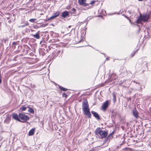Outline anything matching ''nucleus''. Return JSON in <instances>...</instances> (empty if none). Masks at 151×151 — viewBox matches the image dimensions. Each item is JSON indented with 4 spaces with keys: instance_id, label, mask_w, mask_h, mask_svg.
<instances>
[{
    "instance_id": "35",
    "label": "nucleus",
    "mask_w": 151,
    "mask_h": 151,
    "mask_svg": "<svg viewBox=\"0 0 151 151\" xmlns=\"http://www.w3.org/2000/svg\"><path fill=\"white\" fill-rule=\"evenodd\" d=\"M109 60V58H106V60Z\"/></svg>"
},
{
    "instance_id": "42",
    "label": "nucleus",
    "mask_w": 151,
    "mask_h": 151,
    "mask_svg": "<svg viewBox=\"0 0 151 151\" xmlns=\"http://www.w3.org/2000/svg\"><path fill=\"white\" fill-rule=\"evenodd\" d=\"M133 82H135V81H133Z\"/></svg>"
},
{
    "instance_id": "38",
    "label": "nucleus",
    "mask_w": 151,
    "mask_h": 151,
    "mask_svg": "<svg viewBox=\"0 0 151 151\" xmlns=\"http://www.w3.org/2000/svg\"><path fill=\"white\" fill-rule=\"evenodd\" d=\"M55 40H56V39H53V42H55Z\"/></svg>"
},
{
    "instance_id": "5",
    "label": "nucleus",
    "mask_w": 151,
    "mask_h": 151,
    "mask_svg": "<svg viewBox=\"0 0 151 151\" xmlns=\"http://www.w3.org/2000/svg\"><path fill=\"white\" fill-rule=\"evenodd\" d=\"M86 0H78V2L79 4L81 6H89V7L88 8H91L92 7V6H89V4L86 3Z\"/></svg>"
},
{
    "instance_id": "24",
    "label": "nucleus",
    "mask_w": 151,
    "mask_h": 151,
    "mask_svg": "<svg viewBox=\"0 0 151 151\" xmlns=\"http://www.w3.org/2000/svg\"><path fill=\"white\" fill-rule=\"evenodd\" d=\"M127 13L128 14V15H129V16H130V17H131L130 15H131V14H132V13H131V12L129 10V11H128L127 12Z\"/></svg>"
},
{
    "instance_id": "7",
    "label": "nucleus",
    "mask_w": 151,
    "mask_h": 151,
    "mask_svg": "<svg viewBox=\"0 0 151 151\" xmlns=\"http://www.w3.org/2000/svg\"><path fill=\"white\" fill-rule=\"evenodd\" d=\"M12 117L15 120H17L22 123H24V121H22L20 119L19 115H18L17 114H12Z\"/></svg>"
},
{
    "instance_id": "32",
    "label": "nucleus",
    "mask_w": 151,
    "mask_h": 151,
    "mask_svg": "<svg viewBox=\"0 0 151 151\" xmlns=\"http://www.w3.org/2000/svg\"><path fill=\"white\" fill-rule=\"evenodd\" d=\"M32 87L33 88H35V85H33V86H32Z\"/></svg>"
},
{
    "instance_id": "15",
    "label": "nucleus",
    "mask_w": 151,
    "mask_h": 151,
    "mask_svg": "<svg viewBox=\"0 0 151 151\" xmlns=\"http://www.w3.org/2000/svg\"><path fill=\"white\" fill-rule=\"evenodd\" d=\"M59 88L62 91H66L68 90V89L63 87L62 86H59Z\"/></svg>"
},
{
    "instance_id": "17",
    "label": "nucleus",
    "mask_w": 151,
    "mask_h": 151,
    "mask_svg": "<svg viewBox=\"0 0 151 151\" xmlns=\"http://www.w3.org/2000/svg\"><path fill=\"white\" fill-rule=\"evenodd\" d=\"M114 133V132L113 131L111 133H110L109 135V137L111 139L112 137V135Z\"/></svg>"
},
{
    "instance_id": "30",
    "label": "nucleus",
    "mask_w": 151,
    "mask_h": 151,
    "mask_svg": "<svg viewBox=\"0 0 151 151\" xmlns=\"http://www.w3.org/2000/svg\"><path fill=\"white\" fill-rule=\"evenodd\" d=\"M2 81L1 76H0V84L1 83Z\"/></svg>"
},
{
    "instance_id": "13",
    "label": "nucleus",
    "mask_w": 151,
    "mask_h": 151,
    "mask_svg": "<svg viewBox=\"0 0 151 151\" xmlns=\"http://www.w3.org/2000/svg\"><path fill=\"white\" fill-rule=\"evenodd\" d=\"M69 15L68 12L67 11H65L62 12V16L63 18H65Z\"/></svg>"
},
{
    "instance_id": "6",
    "label": "nucleus",
    "mask_w": 151,
    "mask_h": 151,
    "mask_svg": "<svg viewBox=\"0 0 151 151\" xmlns=\"http://www.w3.org/2000/svg\"><path fill=\"white\" fill-rule=\"evenodd\" d=\"M60 14V12H57L55 13H53V15L49 18L48 19V20L51 19H52L55 18L59 16Z\"/></svg>"
},
{
    "instance_id": "3",
    "label": "nucleus",
    "mask_w": 151,
    "mask_h": 151,
    "mask_svg": "<svg viewBox=\"0 0 151 151\" xmlns=\"http://www.w3.org/2000/svg\"><path fill=\"white\" fill-rule=\"evenodd\" d=\"M95 132L96 134L98 133L102 138L105 137L107 134V132L105 131L100 130L99 131L98 130H96Z\"/></svg>"
},
{
    "instance_id": "20",
    "label": "nucleus",
    "mask_w": 151,
    "mask_h": 151,
    "mask_svg": "<svg viewBox=\"0 0 151 151\" xmlns=\"http://www.w3.org/2000/svg\"><path fill=\"white\" fill-rule=\"evenodd\" d=\"M36 19H31L29 20V21L32 22H34L36 20Z\"/></svg>"
},
{
    "instance_id": "26",
    "label": "nucleus",
    "mask_w": 151,
    "mask_h": 151,
    "mask_svg": "<svg viewBox=\"0 0 151 151\" xmlns=\"http://www.w3.org/2000/svg\"><path fill=\"white\" fill-rule=\"evenodd\" d=\"M123 16H124L126 18H127L128 19H129V18L127 16H126L124 14H123L122 15Z\"/></svg>"
},
{
    "instance_id": "2",
    "label": "nucleus",
    "mask_w": 151,
    "mask_h": 151,
    "mask_svg": "<svg viewBox=\"0 0 151 151\" xmlns=\"http://www.w3.org/2000/svg\"><path fill=\"white\" fill-rule=\"evenodd\" d=\"M149 19V16L148 14H140V15L137 20L136 23L137 24H139L142 23V21L144 22H147Z\"/></svg>"
},
{
    "instance_id": "36",
    "label": "nucleus",
    "mask_w": 151,
    "mask_h": 151,
    "mask_svg": "<svg viewBox=\"0 0 151 151\" xmlns=\"http://www.w3.org/2000/svg\"><path fill=\"white\" fill-rule=\"evenodd\" d=\"M83 40V39H81V40L79 42L82 41Z\"/></svg>"
},
{
    "instance_id": "11",
    "label": "nucleus",
    "mask_w": 151,
    "mask_h": 151,
    "mask_svg": "<svg viewBox=\"0 0 151 151\" xmlns=\"http://www.w3.org/2000/svg\"><path fill=\"white\" fill-rule=\"evenodd\" d=\"M109 105V103L108 101H106L104 102L102 105V109L103 110H105L108 107Z\"/></svg>"
},
{
    "instance_id": "12",
    "label": "nucleus",
    "mask_w": 151,
    "mask_h": 151,
    "mask_svg": "<svg viewBox=\"0 0 151 151\" xmlns=\"http://www.w3.org/2000/svg\"><path fill=\"white\" fill-rule=\"evenodd\" d=\"M35 130V128H33L31 129L29 132L28 135L29 136H31L33 135L34 133Z\"/></svg>"
},
{
    "instance_id": "43",
    "label": "nucleus",
    "mask_w": 151,
    "mask_h": 151,
    "mask_svg": "<svg viewBox=\"0 0 151 151\" xmlns=\"http://www.w3.org/2000/svg\"><path fill=\"white\" fill-rule=\"evenodd\" d=\"M89 151H92L91 150H89Z\"/></svg>"
},
{
    "instance_id": "25",
    "label": "nucleus",
    "mask_w": 151,
    "mask_h": 151,
    "mask_svg": "<svg viewBox=\"0 0 151 151\" xmlns=\"http://www.w3.org/2000/svg\"><path fill=\"white\" fill-rule=\"evenodd\" d=\"M28 25V23H26L25 24H24L22 26V27H24L27 25Z\"/></svg>"
},
{
    "instance_id": "21",
    "label": "nucleus",
    "mask_w": 151,
    "mask_h": 151,
    "mask_svg": "<svg viewBox=\"0 0 151 151\" xmlns=\"http://www.w3.org/2000/svg\"><path fill=\"white\" fill-rule=\"evenodd\" d=\"M68 96V95L67 94L65 93H63V97H65V98H67Z\"/></svg>"
},
{
    "instance_id": "28",
    "label": "nucleus",
    "mask_w": 151,
    "mask_h": 151,
    "mask_svg": "<svg viewBox=\"0 0 151 151\" xmlns=\"http://www.w3.org/2000/svg\"><path fill=\"white\" fill-rule=\"evenodd\" d=\"M17 45V43L15 42H13V43H12V45Z\"/></svg>"
},
{
    "instance_id": "19",
    "label": "nucleus",
    "mask_w": 151,
    "mask_h": 151,
    "mask_svg": "<svg viewBox=\"0 0 151 151\" xmlns=\"http://www.w3.org/2000/svg\"><path fill=\"white\" fill-rule=\"evenodd\" d=\"M112 94L113 96V100L114 101V102H115L116 100V96L114 93H113Z\"/></svg>"
},
{
    "instance_id": "14",
    "label": "nucleus",
    "mask_w": 151,
    "mask_h": 151,
    "mask_svg": "<svg viewBox=\"0 0 151 151\" xmlns=\"http://www.w3.org/2000/svg\"><path fill=\"white\" fill-rule=\"evenodd\" d=\"M32 36H33L34 38L37 39H39L40 38L39 34L38 32L35 35H32Z\"/></svg>"
},
{
    "instance_id": "4",
    "label": "nucleus",
    "mask_w": 151,
    "mask_h": 151,
    "mask_svg": "<svg viewBox=\"0 0 151 151\" xmlns=\"http://www.w3.org/2000/svg\"><path fill=\"white\" fill-rule=\"evenodd\" d=\"M19 119L22 120V121H24V122L26 121H28L29 119V117L27 115L23 113H19Z\"/></svg>"
},
{
    "instance_id": "27",
    "label": "nucleus",
    "mask_w": 151,
    "mask_h": 151,
    "mask_svg": "<svg viewBox=\"0 0 151 151\" xmlns=\"http://www.w3.org/2000/svg\"><path fill=\"white\" fill-rule=\"evenodd\" d=\"M135 53H136V52H134L133 53V54H132V57H133V56H134V54H135Z\"/></svg>"
},
{
    "instance_id": "18",
    "label": "nucleus",
    "mask_w": 151,
    "mask_h": 151,
    "mask_svg": "<svg viewBox=\"0 0 151 151\" xmlns=\"http://www.w3.org/2000/svg\"><path fill=\"white\" fill-rule=\"evenodd\" d=\"M27 107L25 106H23L20 108V109L22 111H24L26 110Z\"/></svg>"
},
{
    "instance_id": "9",
    "label": "nucleus",
    "mask_w": 151,
    "mask_h": 151,
    "mask_svg": "<svg viewBox=\"0 0 151 151\" xmlns=\"http://www.w3.org/2000/svg\"><path fill=\"white\" fill-rule=\"evenodd\" d=\"M91 113L93 115V116L97 120H99L100 119L99 116L97 112L93 111H91Z\"/></svg>"
},
{
    "instance_id": "41",
    "label": "nucleus",
    "mask_w": 151,
    "mask_h": 151,
    "mask_svg": "<svg viewBox=\"0 0 151 151\" xmlns=\"http://www.w3.org/2000/svg\"><path fill=\"white\" fill-rule=\"evenodd\" d=\"M52 45H50L51 46H52Z\"/></svg>"
},
{
    "instance_id": "23",
    "label": "nucleus",
    "mask_w": 151,
    "mask_h": 151,
    "mask_svg": "<svg viewBox=\"0 0 151 151\" xmlns=\"http://www.w3.org/2000/svg\"><path fill=\"white\" fill-rule=\"evenodd\" d=\"M93 18V17L92 16H89L87 18V19L88 20V21H89Z\"/></svg>"
},
{
    "instance_id": "39",
    "label": "nucleus",
    "mask_w": 151,
    "mask_h": 151,
    "mask_svg": "<svg viewBox=\"0 0 151 151\" xmlns=\"http://www.w3.org/2000/svg\"><path fill=\"white\" fill-rule=\"evenodd\" d=\"M139 1H143L144 0H138Z\"/></svg>"
},
{
    "instance_id": "29",
    "label": "nucleus",
    "mask_w": 151,
    "mask_h": 151,
    "mask_svg": "<svg viewBox=\"0 0 151 151\" xmlns=\"http://www.w3.org/2000/svg\"><path fill=\"white\" fill-rule=\"evenodd\" d=\"M72 11L73 12H74L76 11V9L75 8H73L72 9Z\"/></svg>"
},
{
    "instance_id": "1",
    "label": "nucleus",
    "mask_w": 151,
    "mask_h": 151,
    "mask_svg": "<svg viewBox=\"0 0 151 151\" xmlns=\"http://www.w3.org/2000/svg\"><path fill=\"white\" fill-rule=\"evenodd\" d=\"M82 110L84 114L88 118H91V114L90 111L89 105L86 99L84 100L82 102Z\"/></svg>"
},
{
    "instance_id": "22",
    "label": "nucleus",
    "mask_w": 151,
    "mask_h": 151,
    "mask_svg": "<svg viewBox=\"0 0 151 151\" xmlns=\"http://www.w3.org/2000/svg\"><path fill=\"white\" fill-rule=\"evenodd\" d=\"M96 1L93 0L91 1V3H89V5L91 4V5H93L94 4V3Z\"/></svg>"
},
{
    "instance_id": "33",
    "label": "nucleus",
    "mask_w": 151,
    "mask_h": 151,
    "mask_svg": "<svg viewBox=\"0 0 151 151\" xmlns=\"http://www.w3.org/2000/svg\"><path fill=\"white\" fill-rule=\"evenodd\" d=\"M101 86H104L105 85L104 84V83H102L101 84Z\"/></svg>"
},
{
    "instance_id": "8",
    "label": "nucleus",
    "mask_w": 151,
    "mask_h": 151,
    "mask_svg": "<svg viewBox=\"0 0 151 151\" xmlns=\"http://www.w3.org/2000/svg\"><path fill=\"white\" fill-rule=\"evenodd\" d=\"M63 53V50H58L57 51L55 52V56L53 58H55L56 57L58 56H60Z\"/></svg>"
},
{
    "instance_id": "37",
    "label": "nucleus",
    "mask_w": 151,
    "mask_h": 151,
    "mask_svg": "<svg viewBox=\"0 0 151 151\" xmlns=\"http://www.w3.org/2000/svg\"><path fill=\"white\" fill-rule=\"evenodd\" d=\"M140 90H142V88L141 86L140 87Z\"/></svg>"
},
{
    "instance_id": "31",
    "label": "nucleus",
    "mask_w": 151,
    "mask_h": 151,
    "mask_svg": "<svg viewBox=\"0 0 151 151\" xmlns=\"http://www.w3.org/2000/svg\"><path fill=\"white\" fill-rule=\"evenodd\" d=\"M129 22H130V23L131 24H133V23H132V22H131V20H130V19H129Z\"/></svg>"
},
{
    "instance_id": "34",
    "label": "nucleus",
    "mask_w": 151,
    "mask_h": 151,
    "mask_svg": "<svg viewBox=\"0 0 151 151\" xmlns=\"http://www.w3.org/2000/svg\"><path fill=\"white\" fill-rule=\"evenodd\" d=\"M136 83L138 84V85H140V84L139 83L136 82Z\"/></svg>"
},
{
    "instance_id": "40",
    "label": "nucleus",
    "mask_w": 151,
    "mask_h": 151,
    "mask_svg": "<svg viewBox=\"0 0 151 151\" xmlns=\"http://www.w3.org/2000/svg\"><path fill=\"white\" fill-rule=\"evenodd\" d=\"M70 26H69L68 27H69V28H70Z\"/></svg>"
},
{
    "instance_id": "10",
    "label": "nucleus",
    "mask_w": 151,
    "mask_h": 151,
    "mask_svg": "<svg viewBox=\"0 0 151 151\" xmlns=\"http://www.w3.org/2000/svg\"><path fill=\"white\" fill-rule=\"evenodd\" d=\"M133 114L135 118H137L138 116V112L135 108H134L133 109Z\"/></svg>"
},
{
    "instance_id": "16",
    "label": "nucleus",
    "mask_w": 151,
    "mask_h": 151,
    "mask_svg": "<svg viewBox=\"0 0 151 151\" xmlns=\"http://www.w3.org/2000/svg\"><path fill=\"white\" fill-rule=\"evenodd\" d=\"M28 111L30 113H33L34 112V110L30 107L29 108Z\"/></svg>"
}]
</instances>
